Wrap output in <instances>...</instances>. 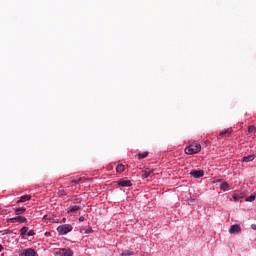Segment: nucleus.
Returning <instances> with one entry per match:
<instances>
[{"instance_id":"obj_1","label":"nucleus","mask_w":256,"mask_h":256,"mask_svg":"<svg viewBox=\"0 0 256 256\" xmlns=\"http://www.w3.org/2000/svg\"><path fill=\"white\" fill-rule=\"evenodd\" d=\"M201 151V144L194 142L185 148L186 155H195Z\"/></svg>"},{"instance_id":"obj_2","label":"nucleus","mask_w":256,"mask_h":256,"mask_svg":"<svg viewBox=\"0 0 256 256\" xmlns=\"http://www.w3.org/2000/svg\"><path fill=\"white\" fill-rule=\"evenodd\" d=\"M56 231L59 235H67V233L73 231V226L71 224H63L58 226Z\"/></svg>"},{"instance_id":"obj_3","label":"nucleus","mask_w":256,"mask_h":256,"mask_svg":"<svg viewBox=\"0 0 256 256\" xmlns=\"http://www.w3.org/2000/svg\"><path fill=\"white\" fill-rule=\"evenodd\" d=\"M55 256H73V251L67 248H61L54 252Z\"/></svg>"},{"instance_id":"obj_4","label":"nucleus","mask_w":256,"mask_h":256,"mask_svg":"<svg viewBox=\"0 0 256 256\" xmlns=\"http://www.w3.org/2000/svg\"><path fill=\"white\" fill-rule=\"evenodd\" d=\"M116 185H118V187H132L133 183L130 180L120 179L116 181Z\"/></svg>"},{"instance_id":"obj_5","label":"nucleus","mask_w":256,"mask_h":256,"mask_svg":"<svg viewBox=\"0 0 256 256\" xmlns=\"http://www.w3.org/2000/svg\"><path fill=\"white\" fill-rule=\"evenodd\" d=\"M191 177H194L195 179H201L203 175H205V172L203 170H192L190 172Z\"/></svg>"},{"instance_id":"obj_6","label":"nucleus","mask_w":256,"mask_h":256,"mask_svg":"<svg viewBox=\"0 0 256 256\" xmlns=\"http://www.w3.org/2000/svg\"><path fill=\"white\" fill-rule=\"evenodd\" d=\"M37 255V252H35V249L28 248L21 251V256H35Z\"/></svg>"},{"instance_id":"obj_7","label":"nucleus","mask_w":256,"mask_h":256,"mask_svg":"<svg viewBox=\"0 0 256 256\" xmlns=\"http://www.w3.org/2000/svg\"><path fill=\"white\" fill-rule=\"evenodd\" d=\"M229 233L234 235L235 233H241V226L239 224H234L230 227Z\"/></svg>"},{"instance_id":"obj_8","label":"nucleus","mask_w":256,"mask_h":256,"mask_svg":"<svg viewBox=\"0 0 256 256\" xmlns=\"http://www.w3.org/2000/svg\"><path fill=\"white\" fill-rule=\"evenodd\" d=\"M10 222L12 223H27V218L23 216H17L15 218H11Z\"/></svg>"},{"instance_id":"obj_9","label":"nucleus","mask_w":256,"mask_h":256,"mask_svg":"<svg viewBox=\"0 0 256 256\" xmlns=\"http://www.w3.org/2000/svg\"><path fill=\"white\" fill-rule=\"evenodd\" d=\"M233 133V128H228L227 130H223L219 134V139H223V137H229Z\"/></svg>"},{"instance_id":"obj_10","label":"nucleus","mask_w":256,"mask_h":256,"mask_svg":"<svg viewBox=\"0 0 256 256\" xmlns=\"http://www.w3.org/2000/svg\"><path fill=\"white\" fill-rule=\"evenodd\" d=\"M242 161L244 163H251V161H255V155L254 154H251V155H248V156H244L242 158Z\"/></svg>"},{"instance_id":"obj_11","label":"nucleus","mask_w":256,"mask_h":256,"mask_svg":"<svg viewBox=\"0 0 256 256\" xmlns=\"http://www.w3.org/2000/svg\"><path fill=\"white\" fill-rule=\"evenodd\" d=\"M151 175H153V170L147 168L144 171H142V177L144 179H147V177H151Z\"/></svg>"},{"instance_id":"obj_12","label":"nucleus","mask_w":256,"mask_h":256,"mask_svg":"<svg viewBox=\"0 0 256 256\" xmlns=\"http://www.w3.org/2000/svg\"><path fill=\"white\" fill-rule=\"evenodd\" d=\"M26 201H31V195H24L17 200V203H25Z\"/></svg>"},{"instance_id":"obj_13","label":"nucleus","mask_w":256,"mask_h":256,"mask_svg":"<svg viewBox=\"0 0 256 256\" xmlns=\"http://www.w3.org/2000/svg\"><path fill=\"white\" fill-rule=\"evenodd\" d=\"M27 211V208L25 207H19L15 209V215H23Z\"/></svg>"},{"instance_id":"obj_14","label":"nucleus","mask_w":256,"mask_h":256,"mask_svg":"<svg viewBox=\"0 0 256 256\" xmlns=\"http://www.w3.org/2000/svg\"><path fill=\"white\" fill-rule=\"evenodd\" d=\"M27 231H29V228L27 226H24L20 229V236L25 237L27 235Z\"/></svg>"},{"instance_id":"obj_15","label":"nucleus","mask_w":256,"mask_h":256,"mask_svg":"<svg viewBox=\"0 0 256 256\" xmlns=\"http://www.w3.org/2000/svg\"><path fill=\"white\" fill-rule=\"evenodd\" d=\"M123 171H125V165L118 164L116 167V173H123Z\"/></svg>"},{"instance_id":"obj_16","label":"nucleus","mask_w":256,"mask_h":256,"mask_svg":"<svg viewBox=\"0 0 256 256\" xmlns=\"http://www.w3.org/2000/svg\"><path fill=\"white\" fill-rule=\"evenodd\" d=\"M79 209H81L80 206H77V205L71 206L68 213H77V211H79Z\"/></svg>"},{"instance_id":"obj_17","label":"nucleus","mask_w":256,"mask_h":256,"mask_svg":"<svg viewBox=\"0 0 256 256\" xmlns=\"http://www.w3.org/2000/svg\"><path fill=\"white\" fill-rule=\"evenodd\" d=\"M255 198H256L255 195L252 194V195L246 197V198H245V201H247V202H249V203H253V201H255Z\"/></svg>"},{"instance_id":"obj_18","label":"nucleus","mask_w":256,"mask_h":256,"mask_svg":"<svg viewBox=\"0 0 256 256\" xmlns=\"http://www.w3.org/2000/svg\"><path fill=\"white\" fill-rule=\"evenodd\" d=\"M148 156H149L148 152L139 153L138 154V159H145Z\"/></svg>"},{"instance_id":"obj_19","label":"nucleus","mask_w":256,"mask_h":256,"mask_svg":"<svg viewBox=\"0 0 256 256\" xmlns=\"http://www.w3.org/2000/svg\"><path fill=\"white\" fill-rule=\"evenodd\" d=\"M220 189H221L222 191H225V189H229V183H227V182L222 183V184L220 185Z\"/></svg>"},{"instance_id":"obj_20","label":"nucleus","mask_w":256,"mask_h":256,"mask_svg":"<svg viewBox=\"0 0 256 256\" xmlns=\"http://www.w3.org/2000/svg\"><path fill=\"white\" fill-rule=\"evenodd\" d=\"M248 133H256V127L255 126H249L248 127Z\"/></svg>"},{"instance_id":"obj_21","label":"nucleus","mask_w":256,"mask_h":256,"mask_svg":"<svg viewBox=\"0 0 256 256\" xmlns=\"http://www.w3.org/2000/svg\"><path fill=\"white\" fill-rule=\"evenodd\" d=\"M121 255H123V256H131V255H133V252H131V251H125V252H123Z\"/></svg>"},{"instance_id":"obj_22","label":"nucleus","mask_w":256,"mask_h":256,"mask_svg":"<svg viewBox=\"0 0 256 256\" xmlns=\"http://www.w3.org/2000/svg\"><path fill=\"white\" fill-rule=\"evenodd\" d=\"M239 199H241V197L238 194H233L234 201H239Z\"/></svg>"},{"instance_id":"obj_23","label":"nucleus","mask_w":256,"mask_h":256,"mask_svg":"<svg viewBox=\"0 0 256 256\" xmlns=\"http://www.w3.org/2000/svg\"><path fill=\"white\" fill-rule=\"evenodd\" d=\"M35 235V231H33V230H30V231H28V233H27V236L28 237H33Z\"/></svg>"},{"instance_id":"obj_24","label":"nucleus","mask_w":256,"mask_h":256,"mask_svg":"<svg viewBox=\"0 0 256 256\" xmlns=\"http://www.w3.org/2000/svg\"><path fill=\"white\" fill-rule=\"evenodd\" d=\"M91 227H88L86 230H85V232L84 233H91Z\"/></svg>"},{"instance_id":"obj_25","label":"nucleus","mask_w":256,"mask_h":256,"mask_svg":"<svg viewBox=\"0 0 256 256\" xmlns=\"http://www.w3.org/2000/svg\"><path fill=\"white\" fill-rule=\"evenodd\" d=\"M79 221H80V223H83V221H85V217L81 216V217L79 218Z\"/></svg>"},{"instance_id":"obj_26","label":"nucleus","mask_w":256,"mask_h":256,"mask_svg":"<svg viewBox=\"0 0 256 256\" xmlns=\"http://www.w3.org/2000/svg\"><path fill=\"white\" fill-rule=\"evenodd\" d=\"M60 195H66L65 190H59Z\"/></svg>"},{"instance_id":"obj_27","label":"nucleus","mask_w":256,"mask_h":256,"mask_svg":"<svg viewBox=\"0 0 256 256\" xmlns=\"http://www.w3.org/2000/svg\"><path fill=\"white\" fill-rule=\"evenodd\" d=\"M52 223H61V221H59V219H54Z\"/></svg>"},{"instance_id":"obj_28","label":"nucleus","mask_w":256,"mask_h":256,"mask_svg":"<svg viewBox=\"0 0 256 256\" xmlns=\"http://www.w3.org/2000/svg\"><path fill=\"white\" fill-rule=\"evenodd\" d=\"M251 228H252L254 231H256V224H252V225H251Z\"/></svg>"},{"instance_id":"obj_29","label":"nucleus","mask_w":256,"mask_h":256,"mask_svg":"<svg viewBox=\"0 0 256 256\" xmlns=\"http://www.w3.org/2000/svg\"><path fill=\"white\" fill-rule=\"evenodd\" d=\"M79 181H81V179L73 180V181H71V183H79Z\"/></svg>"},{"instance_id":"obj_30","label":"nucleus","mask_w":256,"mask_h":256,"mask_svg":"<svg viewBox=\"0 0 256 256\" xmlns=\"http://www.w3.org/2000/svg\"><path fill=\"white\" fill-rule=\"evenodd\" d=\"M67 221V218H63L60 223H65Z\"/></svg>"},{"instance_id":"obj_31","label":"nucleus","mask_w":256,"mask_h":256,"mask_svg":"<svg viewBox=\"0 0 256 256\" xmlns=\"http://www.w3.org/2000/svg\"><path fill=\"white\" fill-rule=\"evenodd\" d=\"M3 251V245L0 244V252Z\"/></svg>"}]
</instances>
